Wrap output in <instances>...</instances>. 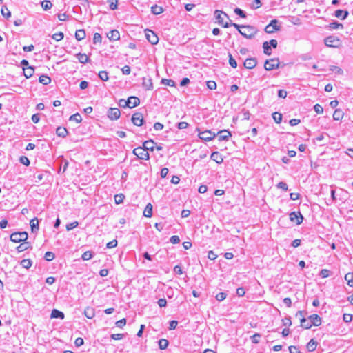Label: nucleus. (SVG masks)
<instances>
[{"label": "nucleus", "instance_id": "nucleus-50", "mask_svg": "<svg viewBox=\"0 0 353 353\" xmlns=\"http://www.w3.org/2000/svg\"><path fill=\"white\" fill-rule=\"evenodd\" d=\"M102 41V37L99 33H94V37H93V43L94 44L99 43H101Z\"/></svg>", "mask_w": 353, "mask_h": 353}, {"label": "nucleus", "instance_id": "nucleus-42", "mask_svg": "<svg viewBox=\"0 0 353 353\" xmlns=\"http://www.w3.org/2000/svg\"><path fill=\"white\" fill-rule=\"evenodd\" d=\"M70 121H74L77 123H81L82 121L81 116L79 113H76L70 116Z\"/></svg>", "mask_w": 353, "mask_h": 353}, {"label": "nucleus", "instance_id": "nucleus-56", "mask_svg": "<svg viewBox=\"0 0 353 353\" xmlns=\"http://www.w3.org/2000/svg\"><path fill=\"white\" fill-rule=\"evenodd\" d=\"M207 87L210 90H215L216 88V83L214 81H207Z\"/></svg>", "mask_w": 353, "mask_h": 353}, {"label": "nucleus", "instance_id": "nucleus-34", "mask_svg": "<svg viewBox=\"0 0 353 353\" xmlns=\"http://www.w3.org/2000/svg\"><path fill=\"white\" fill-rule=\"evenodd\" d=\"M317 343L314 339H311L307 344V349L310 352H313L316 348Z\"/></svg>", "mask_w": 353, "mask_h": 353}, {"label": "nucleus", "instance_id": "nucleus-22", "mask_svg": "<svg viewBox=\"0 0 353 353\" xmlns=\"http://www.w3.org/2000/svg\"><path fill=\"white\" fill-rule=\"evenodd\" d=\"M344 112L341 109H336L333 114V119L336 121H340L343 119Z\"/></svg>", "mask_w": 353, "mask_h": 353}, {"label": "nucleus", "instance_id": "nucleus-16", "mask_svg": "<svg viewBox=\"0 0 353 353\" xmlns=\"http://www.w3.org/2000/svg\"><path fill=\"white\" fill-rule=\"evenodd\" d=\"M308 319L314 326H319L321 324V318L317 314H312Z\"/></svg>", "mask_w": 353, "mask_h": 353}, {"label": "nucleus", "instance_id": "nucleus-43", "mask_svg": "<svg viewBox=\"0 0 353 353\" xmlns=\"http://www.w3.org/2000/svg\"><path fill=\"white\" fill-rule=\"evenodd\" d=\"M41 6L44 10H47L52 8V4L50 1L45 0L41 2Z\"/></svg>", "mask_w": 353, "mask_h": 353}, {"label": "nucleus", "instance_id": "nucleus-8", "mask_svg": "<svg viewBox=\"0 0 353 353\" xmlns=\"http://www.w3.org/2000/svg\"><path fill=\"white\" fill-rule=\"evenodd\" d=\"M216 137V134L211 130H205L199 133V137L205 141H211Z\"/></svg>", "mask_w": 353, "mask_h": 353}, {"label": "nucleus", "instance_id": "nucleus-33", "mask_svg": "<svg viewBox=\"0 0 353 353\" xmlns=\"http://www.w3.org/2000/svg\"><path fill=\"white\" fill-rule=\"evenodd\" d=\"M30 226L32 232H35L39 230V221L37 219H33L30 221Z\"/></svg>", "mask_w": 353, "mask_h": 353}, {"label": "nucleus", "instance_id": "nucleus-14", "mask_svg": "<svg viewBox=\"0 0 353 353\" xmlns=\"http://www.w3.org/2000/svg\"><path fill=\"white\" fill-rule=\"evenodd\" d=\"M216 136H218V140L219 141H228L229 139V138L232 136V134L230 131L223 130H220L216 134Z\"/></svg>", "mask_w": 353, "mask_h": 353}, {"label": "nucleus", "instance_id": "nucleus-3", "mask_svg": "<svg viewBox=\"0 0 353 353\" xmlns=\"http://www.w3.org/2000/svg\"><path fill=\"white\" fill-rule=\"evenodd\" d=\"M10 241L14 243H20L27 240L28 233L26 232H15L11 234Z\"/></svg>", "mask_w": 353, "mask_h": 353}, {"label": "nucleus", "instance_id": "nucleus-10", "mask_svg": "<svg viewBox=\"0 0 353 353\" xmlns=\"http://www.w3.org/2000/svg\"><path fill=\"white\" fill-rule=\"evenodd\" d=\"M278 21L276 19H273L271 21L270 24L266 26L265 28V32L268 34L273 33L274 31H277L280 30V26L277 25Z\"/></svg>", "mask_w": 353, "mask_h": 353}, {"label": "nucleus", "instance_id": "nucleus-39", "mask_svg": "<svg viewBox=\"0 0 353 353\" xmlns=\"http://www.w3.org/2000/svg\"><path fill=\"white\" fill-rule=\"evenodd\" d=\"M1 14L6 18H9L11 16V12L6 6H3L1 8Z\"/></svg>", "mask_w": 353, "mask_h": 353}, {"label": "nucleus", "instance_id": "nucleus-17", "mask_svg": "<svg viewBox=\"0 0 353 353\" xmlns=\"http://www.w3.org/2000/svg\"><path fill=\"white\" fill-rule=\"evenodd\" d=\"M143 148L145 149V151H154L155 149V143L152 140L145 141L143 144Z\"/></svg>", "mask_w": 353, "mask_h": 353}, {"label": "nucleus", "instance_id": "nucleus-29", "mask_svg": "<svg viewBox=\"0 0 353 353\" xmlns=\"http://www.w3.org/2000/svg\"><path fill=\"white\" fill-rule=\"evenodd\" d=\"M85 37V32L83 29L77 30L75 32V38L78 41H81Z\"/></svg>", "mask_w": 353, "mask_h": 353}, {"label": "nucleus", "instance_id": "nucleus-31", "mask_svg": "<svg viewBox=\"0 0 353 353\" xmlns=\"http://www.w3.org/2000/svg\"><path fill=\"white\" fill-rule=\"evenodd\" d=\"M23 72H24V76L26 77V78L29 79L33 75L34 68L30 66H29L26 68H23Z\"/></svg>", "mask_w": 353, "mask_h": 353}, {"label": "nucleus", "instance_id": "nucleus-52", "mask_svg": "<svg viewBox=\"0 0 353 353\" xmlns=\"http://www.w3.org/2000/svg\"><path fill=\"white\" fill-rule=\"evenodd\" d=\"M19 161L24 165L28 166L30 165V160L27 157L21 156L19 159Z\"/></svg>", "mask_w": 353, "mask_h": 353}, {"label": "nucleus", "instance_id": "nucleus-45", "mask_svg": "<svg viewBox=\"0 0 353 353\" xmlns=\"http://www.w3.org/2000/svg\"><path fill=\"white\" fill-rule=\"evenodd\" d=\"M109 3L110 8L112 10L117 9V0H107Z\"/></svg>", "mask_w": 353, "mask_h": 353}, {"label": "nucleus", "instance_id": "nucleus-47", "mask_svg": "<svg viewBox=\"0 0 353 353\" xmlns=\"http://www.w3.org/2000/svg\"><path fill=\"white\" fill-rule=\"evenodd\" d=\"M54 256H55L53 252L48 251L46 252L44 259L48 261H50L54 259Z\"/></svg>", "mask_w": 353, "mask_h": 353}, {"label": "nucleus", "instance_id": "nucleus-24", "mask_svg": "<svg viewBox=\"0 0 353 353\" xmlns=\"http://www.w3.org/2000/svg\"><path fill=\"white\" fill-rule=\"evenodd\" d=\"M301 326L305 329H310L312 326V323H310V321L304 317L301 319Z\"/></svg>", "mask_w": 353, "mask_h": 353}, {"label": "nucleus", "instance_id": "nucleus-38", "mask_svg": "<svg viewBox=\"0 0 353 353\" xmlns=\"http://www.w3.org/2000/svg\"><path fill=\"white\" fill-rule=\"evenodd\" d=\"M20 264L23 268L28 269L32 266V262L30 259H23L21 261Z\"/></svg>", "mask_w": 353, "mask_h": 353}, {"label": "nucleus", "instance_id": "nucleus-1", "mask_svg": "<svg viewBox=\"0 0 353 353\" xmlns=\"http://www.w3.org/2000/svg\"><path fill=\"white\" fill-rule=\"evenodd\" d=\"M231 25L236 28L239 33L247 39H252L255 34V30L253 26L239 25L234 23H232Z\"/></svg>", "mask_w": 353, "mask_h": 353}, {"label": "nucleus", "instance_id": "nucleus-61", "mask_svg": "<svg viewBox=\"0 0 353 353\" xmlns=\"http://www.w3.org/2000/svg\"><path fill=\"white\" fill-rule=\"evenodd\" d=\"M314 111L317 113V114H321L323 113V107L319 105V104H316L314 106Z\"/></svg>", "mask_w": 353, "mask_h": 353}, {"label": "nucleus", "instance_id": "nucleus-35", "mask_svg": "<svg viewBox=\"0 0 353 353\" xmlns=\"http://www.w3.org/2000/svg\"><path fill=\"white\" fill-rule=\"evenodd\" d=\"M151 12L154 14H159L163 12V9L161 6L154 5L152 6Z\"/></svg>", "mask_w": 353, "mask_h": 353}, {"label": "nucleus", "instance_id": "nucleus-9", "mask_svg": "<svg viewBox=\"0 0 353 353\" xmlns=\"http://www.w3.org/2000/svg\"><path fill=\"white\" fill-rule=\"evenodd\" d=\"M145 37L148 41L152 45L157 44L159 41L157 35L151 30H145Z\"/></svg>", "mask_w": 353, "mask_h": 353}, {"label": "nucleus", "instance_id": "nucleus-49", "mask_svg": "<svg viewBox=\"0 0 353 353\" xmlns=\"http://www.w3.org/2000/svg\"><path fill=\"white\" fill-rule=\"evenodd\" d=\"M92 257V254L91 252L90 251H87V252H85L83 254H82V259L83 261H88V260H90L91 258Z\"/></svg>", "mask_w": 353, "mask_h": 353}, {"label": "nucleus", "instance_id": "nucleus-2", "mask_svg": "<svg viewBox=\"0 0 353 353\" xmlns=\"http://www.w3.org/2000/svg\"><path fill=\"white\" fill-rule=\"evenodd\" d=\"M214 16L216 19L218 20L219 24L223 26L224 28H228L229 26H232V23H229L227 21H224L225 18L228 19V14L224 12L216 10L214 12Z\"/></svg>", "mask_w": 353, "mask_h": 353}, {"label": "nucleus", "instance_id": "nucleus-25", "mask_svg": "<svg viewBox=\"0 0 353 353\" xmlns=\"http://www.w3.org/2000/svg\"><path fill=\"white\" fill-rule=\"evenodd\" d=\"M76 57L81 63H86L89 61V57L85 54L78 53Z\"/></svg>", "mask_w": 353, "mask_h": 353}, {"label": "nucleus", "instance_id": "nucleus-30", "mask_svg": "<svg viewBox=\"0 0 353 353\" xmlns=\"http://www.w3.org/2000/svg\"><path fill=\"white\" fill-rule=\"evenodd\" d=\"M39 81L43 85H48L51 82V79L47 75H41L39 78Z\"/></svg>", "mask_w": 353, "mask_h": 353}, {"label": "nucleus", "instance_id": "nucleus-51", "mask_svg": "<svg viewBox=\"0 0 353 353\" xmlns=\"http://www.w3.org/2000/svg\"><path fill=\"white\" fill-rule=\"evenodd\" d=\"M229 64L233 68H236L237 67V63L236 60L233 58L231 54H229Z\"/></svg>", "mask_w": 353, "mask_h": 353}, {"label": "nucleus", "instance_id": "nucleus-11", "mask_svg": "<svg viewBox=\"0 0 353 353\" xmlns=\"http://www.w3.org/2000/svg\"><path fill=\"white\" fill-rule=\"evenodd\" d=\"M132 122L137 126H141L143 124V116L141 112H136L132 117Z\"/></svg>", "mask_w": 353, "mask_h": 353}, {"label": "nucleus", "instance_id": "nucleus-44", "mask_svg": "<svg viewBox=\"0 0 353 353\" xmlns=\"http://www.w3.org/2000/svg\"><path fill=\"white\" fill-rule=\"evenodd\" d=\"M63 33L62 32H59L52 34V38L57 41H59L63 39Z\"/></svg>", "mask_w": 353, "mask_h": 353}, {"label": "nucleus", "instance_id": "nucleus-60", "mask_svg": "<svg viewBox=\"0 0 353 353\" xmlns=\"http://www.w3.org/2000/svg\"><path fill=\"white\" fill-rule=\"evenodd\" d=\"M226 298V294L224 292H219L216 296V299L219 301H222Z\"/></svg>", "mask_w": 353, "mask_h": 353}, {"label": "nucleus", "instance_id": "nucleus-26", "mask_svg": "<svg viewBox=\"0 0 353 353\" xmlns=\"http://www.w3.org/2000/svg\"><path fill=\"white\" fill-rule=\"evenodd\" d=\"M56 134L57 136L61 137H65L68 134V130L65 128L63 127H58L56 130Z\"/></svg>", "mask_w": 353, "mask_h": 353}, {"label": "nucleus", "instance_id": "nucleus-28", "mask_svg": "<svg viewBox=\"0 0 353 353\" xmlns=\"http://www.w3.org/2000/svg\"><path fill=\"white\" fill-rule=\"evenodd\" d=\"M64 316L65 315L62 312L56 309L52 310L51 312V318H59L61 319H63Z\"/></svg>", "mask_w": 353, "mask_h": 353}, {"label": "nucleus", "instance_id": "nucleus-54", "mask_svg": "<svg viewBox=\"0 0 353 353\" xmlns=\"http://www.w3.org/2000/svg\"><path fill=\"white\" fill-rule=\"evenodd\" d=\"M78 225H79V223H78L77 221H74L72 223H68V224L66 225V230L68 231L72 230V229H74L76 227H77Z\"/></svg>", "mask_w": 353, "mask_h": 353}, {"label": "nucleus", "instance_id": "nucleus-18", "mask_svg": "<svg viewBox=\"0 0 353 353\" xmlns=\"http://www.w3.org/2000/svg\"><path fill=\"white\" fill-rule=\"evenodd\" d=\"M107 37L110 40L117 41L120 38V34L118 30H112L107 34Z\"/></svg>", "mask_w": 353, "mask_h": 353}, {"label": "nucleus", "instance_id": "nucleus-59", "mask_svg": "<svg viewBox=\"0 0 353 353\" xmlns=\"http://www.w3.org/2000/svg\"><path fill=\"white\" fill-rule=\"evenodd\" d=\"M319 275L322 278H327L330 276V271L327 269H323L321 270Z\"/></svg>", "mask_w": 353, "mask_h": 353}, {"label": "nucleus", "instance_id": "nucleus-4", "mask_svg": "<svg viewBox=\"0 0 353 353\" xmlns=\"http://www.w3.org/2000/svg\"><path fill=\"white\" fill-rule=\"evenodd\" d=\"M279 59H270L268 60H266L264 63V68L266 70L270 71L274 69H276L279 67Z\"/></svg>", "mask_w": 353, "mask_h": 353}, {"label": "nucleus", "instance_id": "nucleus-13", "mask_svg": "<svg viewBox=\"0 0 353 353\" xmlns=\"http://www.w3.org/2000/svg\"><path fill=\"white\" fill-rule=\"evenodd\" d=\"M121 112L119 108H110L108 111V117L111 120H117L119 118Z\"/></svg>", "mask_w": 353, "mask_h": 353}, {"label": "nucleus", "instance_id": "nucleus-12", "mask_svg": "<svg viewBox=\"0 0 353 353\" xmlns=\"http://www.w3.org/2000/svg\"><path fill=\"white\" fill-rule=\"evenodd\" d=\"M290 219L292 222H295L296 225H300L303 220V217L300 212H292L289 214Z\"/></svg>", "mask_w": 353, "mask_h": 353}, {"label": "nucleus", "instance_id": "nucleus-41", "mask_svg": "<svg viewBox=\"0 0 353 353\" xmlns=\"http://www.w3.org/2000/svg\"><path fill=\"white\" fill-rule=\"evenodd\" d=\"M272 117H273L274 121L276 123H280L281 122V121H282V114L281 113L277 112H274L272 114Z\"/></svg>", "mask_w": 353, "mask_h": 353}, {"label": "nucleus", "instance_id": "nucleus-53", "mask_svg": "<svg viewBox=\"0 0 353 353\" xmlns=\"http://www.w3.org/2000/svg\"><path fill=\"white\" fill-rule=\"evenodd\" d=\"M124 199L123 194H117L114 196V201L117 204H120L123 202Z\"/></svg>", "mask_w": 353, "mask_h": 353}, {"label": "nucleus", "instance_id": "nucleus-46", "mask_svg": "<svg viewBox=\"0 0 353 353\" xmlns=\"http://www.w3.org/2000/svg\"><path fill=\"white\" fill-rule=\"evenodd\" d=\"M161 83L165 85H168L171 87L174 86L175 85V82L173 80L168 79H163L161 80Z\"/></svg>", "mask_w": 353, "mask_h": 353}, {"label": "nucleus", "instance_id": "nucleus-20", "mask_svg": "<svg viewBox=\"0 0 353 353\" xmlns=\"http://www.w3.org/2000/svg\"><path fill=\"white\" fill-rule=\"evenodd\" d=\"M210 158L217 163H221L223 161V158L219 152H213L211 154Z\"/></svg>", "mask_w": 353, "mask_h": 353}, {"label": "nucleus", "instance_id": "nucleus-62", "mask_svg": "<svg viewBox=\"0 0 353 353\" xmlns=\"http://www.w3.org/2000/svg\"><path fill=\"white\" fill-rule=\"evenodd\" d=\"M117 245V241L116 239H114L110 242H108L106 245V247L108 248H115Z\"/></svg>", "mask_w": 353, "mask_h": 353}, {"label": "nucleus", "instance_id": "nucleus-40", "mask_svg": "<svg viewBox=\"0 0 353 353\" xmlns=\"http://www.w3.org/2000/svg\"><path fill=\"white\" fill-rule=\"evenodd\" d=\"M263 52L267 55L271 54V48L268 41H265L263 43Z\"/></svg>", "mask_w": 353, "mask_h": 353}, {"label": "nucleus", "instance_id": "nucleus-23", "mask_svg": "<svg viewBox=\"0 0 353 353\" xmlns=\"http://www.w3.org/2000/svg\"><path fill=\"white\" fill-rule=\"evenodd\" d=\"M30 246V243L29 242L23 241L19 246L17 247V250L18 252H23L28 250Z\"/></svg>", "mask_w": 353, "mask_h": 353}, {"label": "nucleus", "instance_id": "nucleus-57", "mask_svg": "<svg viewBox=\"0 0 353 353\" xmlns=\"http://www.w3.org/2000/svg\"><path fill=\"white\" fill-rule=\"evenodd\" d=\"M234 13L242 18L246 17L245 12L241 8H236L234 9Z\"/></svg>", "mask_w": 353, "mask_h": 353}, {"label": "nucleus", "instance_id": "nucleus-27", "mask_svg": "<svg viewBox=\"0 0 353 353\" xmlns=\"http://www.w3.org/2000/svg\"><path fill=\"white\" fill-rule=\"evenodd\" d=\"M143 215L145 217H151L152 215V205L150 203H148L143 211Z\"/></svg>", "mask_w": 353, "mask_h": 353}, {"label": "nucleus", "instance_id": "nucleus-6", "mask_svg": "<svg viewBox=\"0 0 353 353\" xmlns=\"http://www.w3.org/2000/svg\"><path fill=\"white\" fill-rule=\"evenodd\" d=\"M133 154L140 159L148 160L150 159L149 153L142 147H137L134 148L133 150Z\"/></svg>", "mask_w": 353, "mask_h": 353}, {"label": "nucleus", "instance_id": "nucleus-64", "mask_svg": "<svg viewBox=\"0 0 353 353\" xmlns=\"http://www.w3.org/2000/svg\"><path fill=\"white\" fill-rule=\"evenodd\" d=\"M170 241L172 244H176V243H179L180 242V239H179V237L178 236L174 235V236H171V238L170 239Z\"/></svg>", "mask_w": 353, "mask_h": 353}, {"label": "nucleus", "instance_id": "nucleus-21", "mask_svg": "<svg viewBox=\"0 0 353 353\" xmlns=\"http://www.w3.org/2000/svg\"><path fill=\"white\" fill-rule=\"evenodd\" d=\"M85 316L90 319H92L95 316V310L92 307H88L84 310Z\"/></svg>", "mask_w": 353, "mask_h": 353}, {"label": "nucleus", "instance_id": "nucleus-58", "mask_svg": "<svg viewBox=\"0 0 353 353\" xmlns=\"http://www.w3.org/2000/svg\"><path fill=\"white\" fill-rule=\"evenodd\" d=\"M261 337V334L256 333L254 334L251 338H252V342L253 343L257 344L259 343V339Z\"/></svg>", "mask_w": 353, "mask_h": 353}, {"label": "nucleus", "instance_id": "nucleus-63", "mask_svg": "<svg viewBox=\"0 0 353 353\" xmlns=\"http://www.w3.org/2000/svg\"><path fill=\"white\" fill-rule=\"evenodd\" d=\"M352 317H353L352 315L350 314H344L343 316V319L345 322L349 323V322L352 321Z\"/></svg>", "mask_w": 353, "mask_h": 353}, {"label": "nucleus", "instance_id": "nucleus-5", "mask_svg": "<svg viewBox=\"0 0 353 353\" xmlns=\"http://www.w3.org/2000/svg\"><path fill=\"white\" fill-rule=\"evenodd\" d=\"M122 102L124 103L123 107H128L130 108H132L139 105L140 100L138 97L132 96L130 97L127 101L121 100V103Z\"/></svg>", "mask_w": 353, "mask_h": 353}, {"label": "nucleus", "instance_id": "nucleus-55", "mask_svg": "<svg viewBox=\"0 0 353 353\" xmlns=\"http://www.w3.org/2000/svg\"><path fill=\"white\" fill-rule=\"evenodd\" d=\"M330 27L332 29H338V28H343V24L339 23L337 21H334L330 24Z\"/></svg>", "mask_w": 353, "mask_h": 353}, {"label": "nucleus", "instance_id": "nucleus-19", "mask_svg": "<svg viewBox=\"0 0 353 353\" xmlns=\"http://www.w3.org/2000/svg\"><path fill=\"white\" fill-rule=\"evenodd\" d=\"M142 85L147 90H152L153 85H152V79L150 78L143 77Z\"/></svg>", "mask_w": 353, "mask_h": 353}, {"label": "nucleus", "instance_id": "nucleus-37", "mask_svg": "<svg viewBox=\"0 0 353 353\" xmlns=\"http://www.w3.org/2000/svg\"><path fill=\"white\" fill-rule=\"evenodd\" d=\"M345 279L349 286H353V273L349 272L345 275Z\"/></svg>", "mask_w": 353, "mask_h": 353}, {"label": "nucleus", "instance_id": "nucleus-36", "mask_svg": "<svg viewBox=\"0 0 353 353\" xmlns=\"http://www.w3.org/2000/svg\"><path fill=\"white\" fill-rule=\"evenodd\" d=\"M169 342L165 339H161L159 341V347L161 350H165L168 347Z\"/></svg>", "mask_w": 353, "mask_h": 353}, {"label": "nucleus", "instance_id": "nucleus-48", "mask_svg": "<svg viewBox=\"0 0 353 353\" xmlns=\"http://www.w3.org/2000/svg\"><path fill=\"white\" fill-rule=\"evenodd\" d=\"M99 77L103 81L108 80V74L106 71H101L99 73Z\"/></svg>", "mask_w": 353, "mask_h": 353}, {"label": "nucleus", "instance_id": "nucleus-15", "mask_svg": "<svg viewBox=\"0 0 353 353\" xmlns=\"http://www.w3.org/2000/svg\"><path fill=\"white\" fill-rule=\"evenodd\" d=\"M257 61L255 58H248L243 63V65L247 69H252L256 67Z\"/></svg>", "mask_w": 353, "mask_h": 353}, {"label": "nucleus", "instance_id": "nucleus-32", "mask_svg": "<svg viewBox=\"0 0 353 353\" xmlns=\"http://www.w3.org/2000/svg\"><path fill=\"white\" fill-rule=\"evenodd\" d=\"M335 16L338 18H341V19H345L348 16V12L343 11L342 10H337L335 12Z\"/></svg>", "mask_w": 353, "mask_h": 353}, {"label": "nucleus", "instance_id": "nucleus-7", "mask_svg": "<svg viewBox=\"0 0 353 353\" xmlns=\"http://www.w3.org/2000/svg\"><path fill=\"white\" fill-rule=\"evenodd\" d=\"M324 43L327 47L338 48L340 45V40L336 37L329 36L325 39Z\"/></svg>", "mask_w": 353, "mask_h": 353}]
</instances>
